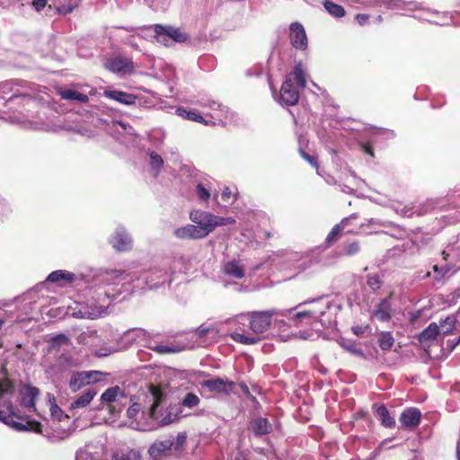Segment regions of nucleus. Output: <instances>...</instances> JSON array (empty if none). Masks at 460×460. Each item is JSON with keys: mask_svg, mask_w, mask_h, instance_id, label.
Segmentation results:
<instances>
[{"mask_svg": "<svg viewBox=\"0 0 460 460\" xmlns=\"http://www.w3.org/2000/svg\"><path fill=\"white\" fill-rule=\"evenodd\" d=\"M460 344V336L458 338L448 340L447 346L449 351H453Z\"/></svg>", "mask_w": 460, "mask_h": 460, "instance_id": "obj_64", "label": "nucleus"}, {"mask_svg": "<svg viewBox=\"0 0 460 460\" xmlns=\"http://www.w3.org/2000/svg\"><path fill=\"white\" fill-rule=\"evenodd\" d=\"M167 439L172 442V451L180 452L187 441V435L185 432H180L176 438L172 436L167 437Z\"/></svg>", "mask_w": 460, "mask_h": 460, "instance_id": "obj_49", "label": "nucleus"}, {"mask_svg": "<svg viewBox=\"0 0 460 460\" xmlns=\"http://www.w3.org/2000/svg\"><path fill=\"white\" fill-rule=\"evenodd\" d=\"M289 40L296 49L305 50L307 49V36L300 22H295L289 25Z\"/></svg>", "mask_w": 460, "mask_h": 460, "instance_id": "obj_20", "label": "nucleus"}, {"mask_svg": "<svg viewBox=\"0 0 460 460\" xmlns=\"http://www.w3.org/2000/svg\"><path fill=\"white\" fill-rule=\"evenodd\" d=\"M173 234L180 240H199L204 239L198 226L193 224H187L173 231Z\"/></svg>", "mask_w": 460, "mask_h": 460, "instance_id": "obj_25", "label": "nucleus"}, {"mask_svg": "<svg viewBox=\"0 0 460 460\" xmlns=\"http://www.w3.org/2000/svg\"><path fill=\"white\" fill-rule=\"evenodd\" d=\"M359 252V243L358 242H352L344 247L343 254L347 256H352Z\"/></svg>", "mask_w": 460, "mask_h": 460, "instance_id": "obj_58", "label": "nucleus"}, {"mask_svg": "<svg viewBox=\"0 0 460 460\" xmlns=\"http://www.w3.org/2000/svg\"><path fill=\"white\" fill-rule=\"evenodd\" d=\"M383 4L389 9H398L406 11H423L426 14L437 17L439 21H433L428 17L419 16V19L425 20L429 22H435L437 24H446L450 19L448 13L438 12L425 8L421 3L417 1H403V0H383Z\"/></svg>", "mask_w": 460, "mask_h": 460, "instance_id": "obj_9", "label": "nucleus"}, {"mask_svg": "<svg viewBox=\"0 0 460 460\" xmlns=\"http://www.w3.org/2000/svg\"><path fill=\"white\" fill-rule=\"evenodd\" d=\"M377 226H385V227H392L394 230V233L391 234V235L395 236L396 238H403L406 236V231L402 226L391 222V221H383L379 219L370 218L367 220V223H362L358 229H349L347 231L348 234H358L362 233L366 234H377L378 232L374 230Z\"/></svg>", "mask_w": 460, "mask_h": 460, "instance_id": "obj_10", "label": "nucleus"}, {"mask_svg": "<svg viewBox=\"0 0 460 460\" xmlns=\"http://www.w3.org/2000/svg\"><path fill=\"white\" fill-rule=\"evenodd\" d=\"M97 394L95 388H87L70 405L71 410L85 408Z\"/></svg>", "mask_w": 460, "mask_h": 460, "instance_id": "obj_32", "label": "nucleus"}, {"mask_svg": "<svg viewBox=\"0 0 460 460\" xmlns=\"http://www.w3.org/2000/svg\"><path fill=\"white\" fill-rule=\"evenodd\" d=\"M147 452L151 460H164L172 453V442L167 438L157 439L150 445Z\"/></svg>", "mask_w": 460, "mask_h": 460, "instance_id": "obj_19", "label": "nucleus"}, {"mask_svg": "<svg viewBox=\"0 0 460 460\" xmlns=\"http://www.w3.org/2000/svg\"><path fill=\"white\" fill-rule=\"evenodd\" d=\"M367 285L373 292L379 290L384 284V275L379 273H369L366 276Z\"/></svg>", "mask_w": 460, "mask_h": 460, "instance_id": "obj_43", "label": "nucleus"}, {"mask_svg": "<svg viewBox=\"0 0 460 460\" xmlns=\"http://www.w3.org/2000/svg\"><path fill=\"white\" fill-rule=\"evenodd\" d=\"M120 271L127 276L121 282L128 283L126 285V288L128 289H124L123 292H130L135 289H157L165 283L170 284L172 274L171 261L167 259L140 272L127 273L124 270Z\"/></svg>", "mask_w": 460, "mask_h": 460, "instance_id": "obj_3", "label": "nucleus"}, {"mask_svg": "<svg viewBox=\"0 0 460 460\" xmlns=\"http://www.w3.org/2000/svg\"><path fill=\"white\" fill-rule=\"evenodd\" d=\"M221 199L222 201L226 205L233 204L234 200L236 199L235 195L233 194L231 190L228 187H226L221 194Z\"/></svg>", "mask_w": 460, "mask_h": 460, "instance_id": "obj_57", "label": "nucleus"}, {"mask_svg": "<svg viewBox=\"0 0 460 460\" xmlns=\"http://www.w3.org/2000/svg\"><path fill=\"white\" fill-rule=\"evenodd\" d=\"M457 319L455 315H449L445 319H441L438 325L441 334L447 335L451 333L454 331Z\"/></svg>", "mask_w": 460, "mask_h": 460, "instance_id": "obj_45", "label": "nucleus"}, {"mask_svg": "<svg viewBox=\"0 0 460 460\" xmlns=\"http://www.w3.org/2000/svg\"><path fill=\"white\" fill-rule=\"evenodd\" d=\"M155 32L159 42L168 45L170 40L175 42H185L189 36L178 28L172 26H164L162 24L155 25Z\"/></svg>", "mask_w": 460, "mask_h": 460, "instance_id": "obj_12", "label": "nucleus"}, {"mask_svg": "<svg viewBox=\"0 0 460 460\" xmlns=\"http://www.w3.org/2000/svg\"><path fill=\"white\" fill-rule=\"evenodd\" d=\"M81 0H0L3 7L13 4H20L22 6H30L37 13L41 12L46 6L54 8L59 14H68L75 9Z\"/></svg>", "mask_w": 460, "mask_h": 460, "instance_id": "obj_6", "label": "nucleus"}, {"mask_svg": "<svg viewBox=\"0 0 460 460\" xmlns=\"http://www.w3.org/2000/svg\"><path fill=\"white\" fill-rule=\"evenodd\" d=\"M214 328L212 327H209L208 325H205V324H201L200 326H199L196 330H195V334L199 337V338H204V337H207L209 333H214Z\"/></svg>", "mask_w": 460, "mask_h": 460, "instance_id": "obj_59", "label": "nucleus"}, {"mask_svg": "<svg viewBox=\"0 0 460 460\" xmlns=\"http://www.w3.org/2000/svg\"><path fill=\"white\" fill-rule=\"evenodd\" d=\"M223 272L234 279H240L244 276V269L239 264V261L233 260L223 265Z\"/></svg>", "mask_w": 460, "mask_h": 460, "instance_id": "obj_37", "label": "nucleus"}, {"mask_svg": "<svg viewBox=\"0 0 460 460\" xmlns=\"http://www.w3.org/2000/svg\"><path fill=\"white\" fill-rule=\"evenodd\" d=\"M199 402H200V400L198 395H196L193 393H188L185 395V397L183 398V400L181 401V405L183 407L191 409V408H194L197 405H199Z\"/></svg>", "mask_w": 460, "mask_h": 460, "instance_id": "obj_53", "label": "nucleus"}, {"mask_svg": "<svg viewBox=\"0 0 460 460\" xmlns=\"http://www.w3.org/2000/svg\"><path fill=\"white\" fill-rule=\"evenodd\" d=\"M447 204L449 208L456 209L454 216H449L452 223L460 221V189L453 190L447 195Z\"/></svg>", "mask_w": 460, "mask_h": 460, "instance_id": "obj_33", "label": "nucleus"}, {"mask_svg": "<svg viewBox=\"0 0 460 460\" xmlns=\"http://www.w3.org/2000/svg\"><path fill=\"white\" fill-rule=\"evenodd\" d=\"M144 346L158 354H170L177 351L173 346L156 344L152 341H147Z\"/></svg>", "mask_w": 460, "mask_h": 460, "instance_id": "obj_48", "label": "nucleus"}, {"mask_svg": "<svg viewBox=\"0 0 460 460\" xmlns=\"http://www.w3.org/2000/svg\"><path fill=\"white\" fill-rule=\"evenodd\" d=\"M323 5L325 11L333 18L340 19L345 16L346 11L344 7L331 0H323Z\"/></svg>", "mask_w": 460, "mask_h": 460, "instance_id": "obj_40", "label": "nucleus"}, {"mask_svg": "<svg viewBox=\"0 0 460 460\" xmlns=\"http://www.w3.org/2000/svg\"><path fill=\"white\" fill-rule=\"evenodd\" d=\"M300 155L307 161L313 167H318L317 158L315 156L310 155L302 149H299Z\"/></svg>", "mask_w": 460, "mask_h": 460, "instance_id": "obj_61", "label": "nucleus"}, {"mask_svg": "<svg viewBox=\"0 0 460 460\" xmlns=\"http://www.w3.org/2000/svg\"><path fill=\"white\" fill-rule=\"evenodd\" d=\"M376 413L383 426L386 428H393L395 426L394 419L390 416L389 411L385 405L379 406L376 410Z\"/></svg>", "mask_w": 460, "mask_h": 460, "instance_id": "obj_46", "label": "nucleus"}, {"mask_svg": "<svg viewBox=\"0 0 460 460\" xmlns=\"http://www.w3.org/2000/svg\"><path fill=\"white\" fill-rule=\"evenodd\" d=\"M164 132L159 128L153 129L148 134L149 142L156 149H160L162 147L164 141Z\"/></svg>", "mask_w": 460, "mask_h": 460, "instance_id": "obj_47", "label": "nucleus"}, {"mask_svg": "<svg viewBox=\"0 0 460 460\" xmlns=\"http://www.w3.org/2000/svg\"><path fill=\"white\" fill-rule=\"evenodd\" d=\"M104 96L126 106H140L142 98L119 90H106Z\"/></svg>", "mask_w": 460, "mask_h": 460, "instance_id": "obj_23", "label": "nucleus"}, {"mask_svg": "<svg viewBox=\"0 0 460 460\" xmlns=\"http://www.w3.org/2000/svg\"><path fill=\"white\" fill-rule=\"evenodd\" d=\"M50 342L53 348L68 345L70 343V338L64 333H59L52 336L50 338Z\"/></svg>", "mask_w": 460, "mask_h": 460, "instance_id": "obj_54", "label": "nucleus"}, {"mask_svg": "<svg viewBox=\"0 0 460 460\" xmlns=\"http://www.w3.org/2000/svg\"><path fill=\"white\" fill-rule=\"evenodd\" d=\"M40 394V390L31 385L24 386L21 390V405L28 410H35V401Z\"/></svg>", "mask_w": 460, "mask_h": 460, "instance_id": "obj_26", "label": "nucleus"}, {"mask_svg": "<svg viewBox=\"0 0 460 460\" xmlns=\"http://www.w3.org/2000/svg\"><path fill=\"white\" fill-rule=\"evenodd\" d=\"M376 135H382L384 136L385 138H393L394 137L395 134L393 130L391 129H386V128H378L377 131L375 133Z\"/></svg>", "mask_w": 460, "mask_h": 460, "instance_id": "obj_63", "label": "nucleus"}, {"mask_svg": "<svg viewBox=\"0 0 460 460\" xmlns=\"http://www.w3.org/2000/svg\"><path fill=\"white\" fill-rule=\"evenodd\" d=\"M196 194L200 201L206 203L208 202L211 196L210 191L202 183L196 186Z\"/></svg>", "mask_w": 460, "mask_h": 460, "instance_id": "obj_55", "label": "nucleus"}, {"mask_svg": "<svg viewBox=\"0 0 460 460\" xmlns=\"http://www.w3.org/2000/svg\"><path fill=\"white\" fill-rule=\"evenodd\" d=\"M339 343L346 351L349 352L350 354L365 358V354L362 349L355 341L341 339Z\"/></svg>", "mask_w": 460, "mask_h": 460, "instance_id": "obj_44", "label": "nucleus"}, {"mask_svg": "<svg viewBox=\"0 0 460 460\" xmlns=\"http://www.w3.org/2000/svg\"><path fill=\"white\" fill-rule=\"evenodd\" d=\"M103 66L106 70L119 76L131 75L135 70L132 59L120 55L105 58L103 61Z\"/></svg>", "mask_w": 460, "mask_h": 460, "instance_id": "obj_11", "label": "nucleus"}, {"mask_svg": "<svg viewBox=\"0 0 460 460\" xmlns=\"http://www.w3.org/2000/svg\"><path fill=\"white\" fill-rule=\"evenodd\" d=\"M394 339L388 332H383L378 338V344L382 350H388L394 345Z\"/></svg>", "mask_w": 460, "mask_h": 460, "instance_id": "obj_50", "label": "nucleus"}, {"mask_svg": "<svg viewBox=\"0 0 460 460\" xmlns=\"http://www.w3.org/2000/svg\"><path fill=\"white\" fill-rule=\"evenodd\" d=\"M146 153L149 157V165L151 171L153 172L155 177H156L161 172L164 164V161L160 155H158L155 150L151 148H147Z\"/></svg>", "mask_w": 460, "mask_h": 460, "instance_id": "obj_38", "label": "nucleus"}, {"mask_svg": "<svg viewBox=\"0 0 460 460\" xmlns=\"http://www.w3.org/2000/svg\"><path fill=\"white\" fill-rule=\"evenodd\" d=\"M257 456L254 460H279L271 448H256Z\"/></svg>", "mask_w": 460, "mask_h": 460, "instance_id": "obj_51", "label": "nucleus"}, {"mask_svg": "<svg viewBox=\"0 0 460 460\" xmlns=\"http://www.w3.org/2000/svg\"><path fill=\"white\" fill-rule=\"evenodd\" d=\"M234 223L235 219L232 217H219L213 214V231L218 226L233 225Z\"/></svg>", "mask_w": 460, "mask_h": 460, "instance_id": "obj_52", "label": "nucleus"}, {"mask_svg": "<svg viewBox=\"0 0 460 460\" xmlns=\"http://www.w3.org/2000/svg\"><path fill=\"white\" fill-rule=\"evenodd\" d=\"M102 376L100 371L75 372L71 376L69 388L75 393L85 385L100 381Z\"/></svg>", "mask_w": 460, "mask_h": 460, "instance_id": "obj_16", "label": "nucleus"}, {"mask_svg": "<svg viewBox=\"0 0 460 460\" xmlns=\"http://www.w3.org/2000/svg\"><path fill=\"white\" fill-rule=\"evenodd\" d=\"M11 205L4 199H0V215L6 217L12 213Z\"/></svg>", "mask_w": 460, "mask_h": 460, "instance_id": "obj_60", "label": "nucleus"}, {"mask_svg": "<svg viewBox=\"0 0 460 460\" xmlns=\"http://www.w3.org/2000/svg\"><path fill=\"white\" fill-rule=\"evenodd\" d=\"M176 114L183 119L190 121H196L199 123L207 124L205 119L195 110H188L183 107H178L176 109Z\"/></svg>", "mask_w": 460, "mask_h": 460, "instance_id": "obj_41", "label": "nucleus"}, {"mask_svg": "<svg viewBox=\"0 0 460 460\" xmlns=\"http://www.w3.org/2000/svg\"><path fill=\"white\" fill-rule=\"evenodd\" d=\"M192 103L202 108H208L211 111H219L220 112L225 111V107L220 102L205 94H199L197 97V100L193 101Z\"/></svg>", "mask_w": 460, "mask_h": 460, "instance_id": "obj_35", "label": "nucleus"}, {"mask_svg": "<svg viewBox=\"0 0 460 460\" xmlns=\"http://www.w3.org/2000/svg\"><path fill=\"white\" fill-rule=\"evenodd\" d=\"M455 272L456 270H454L453 267L449 264H445L442 266L434 265L432 267V271H427L423 275L420 274L418 278L422 280L432 279V284L434 286H441Z\"/></svg>", "mask_w": 460, "mask_h": 460, "instance_id": "obj_18", "label": "nucleus"}, {"mask_svg": "<svg viewBox=\"0 0 460 460\" xmlns=\"http://www.w3.org/2000/svg\"><path fill=\"white\" fill-rule=\"evenodd\" d=\"M147 391L152 400V405L148 411L149 418L158 426H165L176 420L177 413L173 412L172 409L165 411L159 409V404L164 397L162 390L154 385H149Z\"/></svg>", "mask_w": 460, "mask_h": 460, "instance_id": "obj_8", "label": "nucleus"}, {"mask_svg": "<svg viewBox=\"0 0 460 460\" xmlns=\"http://www.w3.org/2000/svg\"><path fill=\"white\" fill-rule=\"evenodd\" d=\"M110 243L118 252L128 251L132 247V239L123 226H118L110 238Z\"/></svg>", "mask_w": 460, "mask_h": 460, "instance_id": "obj_22", "label": "nucleus"}, {"mask_svg": "<svg viewBox=\"0 0 460 460\" xmlns=\"http://www.w3.org/2000/svg\"><path fill=\"white\" fill-rule=\"evenodd\" d=\"M31 84L26 81H7L0 84V119L20 123L23 121L25 115L22 110L13 111L14 108L22 105H30L33 102L32 94L30 93Z\"/></svg>", "mask_w": 460, "mask_h": 460, "instance_id": "obj_2", "label": "nucleus"}, {"mask_svg": "<svg viewBox=\"0 0 460 460\" xmlns=\"http://www.w3.org/2000/svg\"><path fill=\"white\" fill-rule=\"evenodd\" d=\"M140 394L137 396L130 397V406L127 410V416L128 419L137 420L138 417H144V407L139 402Z\"/></svg>", "mask_w": 460, "mask_h": 460, "instance_id": "obj_39", "label": "nucleus"}, {"mask_svg": "<svg viewBox=\"0 0 460 460\" xmlns=\"http://www.w3.org/2000/svg\"><path fill=\"white\" fill-rule=\"evenodd\" d=\"M446 206L445 200L443 199H429L426 203L420 208L419 209H414L413 207L405 206L402 208H399L397 207H394V210L403 217H411L414 214L418 216L426 214L429 211H432L436 208H442Z\"/></svg>", "mask_w": 460, "mask_h": 460, "instance_id": "obj_17", "label": "nucleus"}, {"mask_svg": "<svg viewBox=\"0 0 460 460\" xmlns=\"http://www.w3.org/2000/svg\"><path fill=\"white\" fill-rule=\"evenodd\" d=\"M358 218L357 214H352L348 217H345L341 220L340 224L335 225L331 232L328 234L325 242L328 245H331L333 242H335L338 238V234L341 230H344L350 223Z\"/></svg>", "mask_w": 460, "mask_h": 460, "instance_id": "obj_31", "label": "nucleus"}, {"mask_svg": "<svg viewBox=\"0 0 460 460\" xmlns=\"http://www.w3.org/2000/svg\"><path fill=\"white\" fill-rule=\"evenodd\" d=\"M441 333L439 326L436 323H431L419 335L420 342L423 343L435 340L438 334Z\"/></svg>", "mask_w": 460, "mask_h": 460, "instance_id": "obj_42", "label": "nucleus"}, {"mask_svg": "<svg viewBox=\"0 0 460 460\" xmlns=\"http://www.w3.org/2000/svg\"><path fill=\"white\" fill-rule=\"evenodd\" d=\"M75 460H107V449L103 443H88L75 453Z\"/></svg>", "mask_w": 460, "mask_h": 460, "instance_id": "obj_13", "label": "nucleus"}, {"mask_svg": "<svg viewBox=\"0 0 460 460\" xmlns=\"http://www.w3.org/2000/svg\"><path fill=\"white\" fill-rule=\"evenodd\" d=\"M127 276L118 270H102L96 276V282L102 285L96 290V298L81 305L77 317L96 319L107 314L111 303L116 300L126 288L128 283L121 282Z\"/></svg>", "mask_w": 460, "mask_h": 460, "instance_id": "obj_1", "label": "nucleus"}, {"mask_svg": "<svg viewBox=\"0 0 460 460\" xmlns=\"http://www.w3.org/2000/svg\"><path fill=\"white\" fill-rule=\"evenodd\" d=\"M303 305H311L312 307L296 313H293V309H289L285 313V315L288 314L290 320L296 322V325L298 322H303L304 320H321L325 312L332 306V302L327 296H320L313 300L305 301L299 304L298 306Z\"/></svg>", "mask_w": 460, "mask_h": 460, "instance_id": "obj_7", "label": "nucleus"}, {"mask_svg": "<svg viewBox=\"0 0 460 460\" xmlns=\"http://www.w3.org/2000/svg\"><path fill=\"white\" fill-rule=\"evenodd\" d=\"M14 387L9 381L0 384V398L4 399L7 395H13Z\"/></svg>", "mask_w": 460, "mask_h": 460, "instance_id": "obj_56", "label": "nucleus"}, {"mask_svg": "<svg viewBox=\"0 0 460 460\" xmlns=\"http://www.w3.org/2000/svg\"><path fill=\"white\" fill-rule=\"evenodd\" d=\"M305 86L306 82L303 65L297 63L294 70L286 75V79L280 88L279 102L281 105H295L299 99L298 89H304Z\"/></svg>", "mask_w": 460, "mask_h": 460, "instance_id": "obj_5", "label": "nucleus"}, {"mask_svg": "<svg viewBox=\"0 0 460 460\" xmlns=\"http://www.w3.org/2000/svg\"><path fill=\"white\" fill-rule=\"evenodd\" d=\"M111 460H143V458L138 450L127 447L114 451Z\"/></svg>", "mask_w": 460, "mask_h": 460, "instance_id": "obj_34", "label": "nucleus"}, {"mask_svg": "<svg viewBox=\"0 0 460 460\" xmlns=\"http://www.w3.org/2000/svg\"><path fill=\"white\" fill-rule=\"evenodd\" d=\"M61 99L71 102L86 103L89 101V94L72 88H61L58 90Z\"/></svg>", "mask_w": 460, "mask_h": 460, "instance_id": "obj_29", "label": "nucleus"}, {"mask_svg": "<svg viewBox=\"0 0 460 460\" xmlns=\"http://www.w3.org/2000/svg\"><path fill=\"white\" fill-rule=\"evenodd\" d=\"M249 430L256 437L265 436L271 432L272 426L268 419L256 417L250 421Z\"/></svg>", "mask_w": 460, "mask_h": 460, "instance_id": "obj_27", "label": "nucleus"}, {"mask_svg": "<svg viewBox=\"0 0 460 460\" xmlns=\"http://www.w3.org/2000/svg\"><path fill=\"white\" fill-rule=\"evenodd\" d=\"M391 295L387 297L381 299L374 310L370 314V317L373 320L379 321L381 323L389 322L392 318L394 309L391 302Z\"/></svg>", "mask_w": 460, "mask_h": 460, "instance_id": "obj_21", "label": "nucleus"}, {"mask_svg": "<svg viewBox=\"0 0 460 460\" xmlns=\"http://www.w3.org/2000/svg\"><path fill=\"white\" fill-rule=\"evenodd\" d=\"M8 425L11 426L13 429H14L17 431H26V430H29L28 425L13 420V417L12 416H11V420H10V424H8Z\"/></svg>", "mask_w": 460, "mask_h": 460, "instance_id": "obj_62", "label": "nucleus"}, {"mask_svg": "<svg viewBox=\"0 0 460 460\" xmlns=\"http://www.w3.org/2000/svg\"><path fill=\"white\" fill-rule=\"evenodd\" d=\"M190 219L198 226L200 234L206 238L213 232V214L201 209H193L190 212Z\"/></svg>", "mask_w": 460, "mask_h": 460, "instance_id": "obj_15", "label": "nucleus"}, {"mask_svg": "<svg viewBox=\"0 0 460 460\" xmlns=\"http://www.w3.org/2000/svg\"><path fill=\"white\" fill-rule=\"evenodd\" d=\"M203 388L208 389L211 393L230 395L232 394H237L236 384L234 381L224 379L220 377L211 378L203 380L200 383Z\"/></svg>", "mask_w": 460, "mask_h": 460, "instance_id": "obj_14", "label": "nucleus"}, {"mask_svg": "<svg viewBox=\"0 0 460 460\" xmlns=\"http://www.w3.org/2000/svg\"><path fill=\"white\" fill-rule=\"evenodd\" d=\"M124 398H126V394L118 385L108 388L101 396L102 402L109 403L120 402Z\"/></svg>", "mask_w": 460, "mask_h": 460, "instance_id": "obj_36", "label": "nucleus"}, {"mask_svg": "<svg viewBox=\"0 0 460 460\" xmlns=\"http://www.w3.org/2000/svg\"><path fill=\"white\" fill-rule=\"evenodd\" d=\"M46 280L48 282L57 283L59 286H63L66 283H72L75 281V275L67 270H58L49 273Z\"/></svg>", "mask_w": 460, "mask_h": 460, "instance_id": "obj_30", "label": "nucleus"}, {"mask_svg": "<svg viewBox=\"0 0 460 460\" xmlns=\"http://www.w3.org/2000/svg\"><path fill=\"white\" fill-rule=\"evenodd\" d=\"M277 314V310H267L253 311L236 315L234 318L228 320V322L243 325L248 323L252 333L245 331L243 332L236 331L231 334L232 339L236 342L245 345L257 343L261 339L259 335L264 334L270 329L272 317Z\"/></svg>", "mask_w": 460, "mask_h": 460, "instance_id": "obj_4", "label": "nucleus"}, {"mask_svg": "<svg viewBox=\"0 0 460 460\" xmlns=\"http://www.w3.org/2000/svg\"><path fill=\"white\" fill-rule=\"evenodd\" d=\"M104 129L111 134L112 137L118 138L119 136L128 133L133 135V128L120 120L111 119V120H103Z\"/></svg>", "mask_w": 460, "mask_h": 460, "instance_id": "obj_24", "label": "nucleus"}, {"mask_svg": "<svg viewBox=\"0 0 460 460\" xmlns=\"http://www.w3.org/2000/svg\"><path fill=\"white\" fill-rule=\"evenodd\" d=\"M421 414L417 408H409L400 416V423L404 428L417 427L420 422Z\"/></svg>", "mask_w": 460, "mask_h": 460, "instance_id": "obj_28", "label": "nucleus"}]
</instances>
